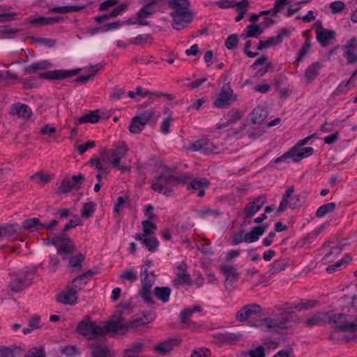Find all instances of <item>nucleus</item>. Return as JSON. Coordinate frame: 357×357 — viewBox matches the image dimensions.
<instances>
[{
	"label": "nucleus",
	"instance_id": "obj_1",
	"mask_svg": "<svg viewBox=\"0 0 357 357\" xmlns=\"http://www.w3.org/2000/svg\"><path fill=\"white\" fill-rule=\"evenodd\" d=\"M121 320L122 316L120 312H117L110 321L100 324L91 321L88 316L78 324L77 331L86 340H93L107 333L119 332L121 328H126V326L121 324Z\"/></svg>",
	"mask_w": 357,
	"mask_h": 357
},
{
	"label": "nucleus",
	"instance_id": "obj_2",
	"mask_svg": "<svg viewBox=\"0 0 357 357\" xmlns=\"http://www.w3.org/2000/svg\"><path fill=\"white\" fill-rule=\"evenodd\" d=\"M351 314L345 315L342 313L335 314L328 312V322L335 328L341 331H357V297L352 298V303L349 310Z\"/></svg>",
	"mask_w": 357,
	"mask_h": 357
},
{
	"label": "nucleus",
	"instance_id": "obj_3",
	"mask_svg": "<svg viewBox=\"0 0 357 357\" xmlns=\"http://www.w3.org/2000/svg\"><path fill=\"white\" fill-rule=\"evenodd\" d=\"M169 6L174 10L171 13L173 18L172 26L176 30H181L192 20L193 14L188 9V0H170Z\"/></svg>",
	"mask_w": 357,
	"mask_h": 357
},
{
	"label": "nucleus",
	"instance_id": "obj_4",
	"mask_svg": "<svg viewBox=\"0 0 357 357\" xmlns=\"http://www.w3.org/2000/svg\"><path fill=\"white\" fill-rule=\"evenodd\" d=\"M183 181L174 169H170L166 166L161 167L159 174L156 175L151 183V188L159 193H163L168 196L172 190L166 188L167 185H174Z\"/></svg>",
	"mask_w": 357,
	"mask_h": 357
},
{
	"label": "nucleus",
	"instance_id": "obj_5",
	"mask_svg": "<svg viewBox=\"0 0 357 357\" xmlns=\"http://www.w3.org/2000/svg\"><path fill=\"white\" fill-rule=\"evenodd\" d=\"M142 276V288L139 291V296L147 304H153L151 289L155 284L156 276L153 272H149L146 268H144Z\"/></svg>",
	"mask_w": 357,
	"mask_h": 357
},
{
	"label": "nucleus",
	"instance_id": "obj_6",
	"mask_svg": "<svg viewBox=\"0 0 357 357\" xmlns=\"http://www.w3.org/2000/svg\"><path fill=\"white\" fill-rule=\"evenodd\" d=\"M266 200L264 196H261L248 202L243 211L239 213L243 216L242 225L246 226L250 223V218L263 206Z\"/></svg>",
	"mask_w": 357,
	"mask_h": 357
},
{
	"label": "nucleus",
	"instance_id": "obj_7",
	"mask_svg": "<svg viewBox=\"0 0 357 357\" xmlns=\"http://www.w3.org/2000/svg\"><path fill=\"white\" fill-rule=\"evenodd\" d=\"M47 243L56 246L57 253L63 255H68L74 252L75 245L73 241L67 236H55L47 239Z\"/></svg>",
	"mask_w": 357,
	"mask_h": 357
},
{
	"label": "nucleus",
	"instance_id": "obj_8",
	"mask_svg": "<svg viewBox=\"0 0 357 357\" xmlns=\"http://www.w3.org/2000/svg\"><path fill=\"white\" fill-rule=\"evenodd\" d=\"M82 289V285L73 284L68 285L64 290L57 294L56 301L65 305H73L77 301V291Z\"/></svg>",
	"mask_w": 357,
	"mask_h": 357
},
{
	"label": "nucleus",
	"instance_id": "obj_9",
	"mask_svg": "<svg viewBox=\"0 0 357 357\" xmlns=\"http://www.w3.org/2000/svg\"><path fill=\"white\" fill-rule=\"evenodd\" d=\"M85 178L82 174L66 176L60 183L59 191L60 193L66 194L74 189L79 190Z\"/></svg>",
	"mask_w": 357,
	"mask_h": 357
},
{
	"label": "nucleus",
	"instance_id": "obj_10",
	"mask_svg": "<svg viewBox=\"0 0 357 357\" xmlns=\"http://www.w3.org/2000/svg\"><path fill=\"white\" fill-rule=\"evenodd\" d=\"M153 114L152 111H145L141 114L133 117L129 126V131L133 134L142 132L146 124L153 117Z\"/></svg>",
	"mask_w": 357,
	"mask_h": 357
},
{
	"label": "nucleus",
	"instance_id": "obj_11",
	"mask_svg": "<svg viewBox=\"0 0 357 357\" xmlns=\"http://www.w3.org/2000/svg\"><path fill=\"white\" fill-rule=\"evenodd\" d=\"M289 319L285 314H281L275 317H266L259 320V326L277 331L285 328Z\"/></svg>",
	"mask_w": 357,
	"mask_h": 357
},
{
	"label": "nucleus",
	"instance_id": "obj_12",
	"mask_svg": "<svg viewBox=\"0 0 357 357\" xmlns=\"http://www.w3.org/2000/svg\"><path fill=\"white\" fill-rule=\"evenodd\" d=\"M236 100V96L234 94L233 90L227 84L222 87L218 98L214 102V105L218 108H224Z\"/></svg>",
	"mask_w": 357,
	"mask_h": 357
},
{
	"label": "nucleus",
	"instance_id": "obj_13",
	"mask_svg": "<svg viewBox=\"0 0 357 357\" xmlns=\"http://www.w3.org/2000/svg\"><path fill=\"white\" fill-rule=\"evenodd\" d=\"M262 311L261 307L256 303L243 306L236 314V319L239 322L247 321L251 316Z\"/></svg>",
	"mask_w": 357,
	"mask_h": 357
},
{
	"label": "nucleus",
	"instance_id": "obj_14",
	"mask_svg": "<svg viewBox=\"0 0 357 357\" xmlns=\"http://www.w3.org/2000/svg\"><path fill=\"white\" fill-rule=\"evenodd\" d=\"M174 286H178L182 284L188 285L192 284L190 275L187 271V265L185 262H180L176 267V277L173 280Z\"/></svg>",
	"mask_w": 357,
	"mask_h": 357
},
{
	"label": "nucleus",
	"instance_id": "obj_15",
	"mask_svg": "<svg viewBox=\"0 0 357 357\" xmlns=\"http://www.w3.org/2000/svg\"><path fill=\"white\" fill-rule=\"evenodd\" d=\"M314 28L316 31L317 40L323 47L328 45L330 41L335 38V32L332 30L324 29L321 26V23L319 22H317L314 24Z\"/></svg>",
	"mask_w": 357,
	"mask_h": 357
},
{
	"label": "nucleus",
	"instance_id": "obj_16",
	"mask_svg": "<svg viewBox=\"0 0 357 357\" xmlns=\"http://www.w3.org/2000/svg\"><path fill=\"white\" fill-rule=\"evenodd\" d=\"M80 69L73 70H56L47 71L39 75V77L47 79H62L73 77L79 72Z\"/></svg>",
	"mask_w": 357,
	"mask_h": 357
},
{
	"label": "nucleus",
	"instance_id": "obj_17",
	"mask_svg": "<svg viewBox=\"0 0 357 357\" xmlns=\"http://www.w3.org/2000/svg\"><path fill=\"white\" fill-rule=\"evenodd\" d=\"M10 114L17 116L18 118L24 120H28L32 115V110L28 105L18 102L11 106Z\"/></svg>",
	"mask_w": 357,
	"mask_h": 357
},
{
	"label": "nucleus",
	"instance_id": "obj_18",
	"mask_svg": "<svg viewBox=\"0 0 357 357\" xmlns=\"http://www.w3.org/2000/svg\"><path fill=\"white\" fill-rule=\"evenodd\" d=\"M180 340L176 339H168L160 342L153 347V349L162 355L169 354L174 347H178Z\"/></svg>",
	"mask_w": 357,
	"mask_h": 357
},
{
	"label": "nucleus",
	"instance_id": "obj_19",
	"mask_svg": "<svg viewBox=\"0 0 357 357\" xmlns=\"http://www.w3.org/2000/svg\"><path fill=\"white\" fill-rule=\"evenodd\" d=\"M344 56L349 63L352 64L357 61V38H352L344 46Z\"/></svg>",
	"mask_w": 357,
	"mask_h": 357
},
{
	"label": "nucleus",
	"instance_id": "obj_20",
	"mask_svg": "<svg viewBox=\"0 0 357 357\" xmlns=\"http://www.w3.org/2000/svg\"><path fill=\"white\" fill-rule=\"evenodd\" d=\"M128 150V147L124 144L116 146L115 149L110 150L109 155L111 157V160L109 163L114 167L119 166L120 160L126 155Z\"/></svg>",
	"mask_w": 357,
	"mask_h": 357
},
{
	"label": "nucleus",
	"instance_id": "obj_21",
	"mask_svg": "<svg viewBox=\"0 0 357 357\" xmlns=\"http://www.w3.org/2000/svg\"><path fill=\"white\" fill-rule=\"evenodd\" d=\"M153 320V318L150 317V314H144L143 317H135L133 318L129 323L123 324V318L122 317L121 324L124 326H126V328H121L119 333L123 334L125 331L128 330V328H135L139 326L144 325L147 323L151 322Z\"/></svg>",
	"mask_w": 357,
	"mask_h": 357
},
{
	"label": "nucleus",
	"instance_id": "obj_22",
	"mask_svg": "<svg viewBox=\"0 0 357 357\" xmlns=\"http://www.w3.org/2000/svg\"><path fill=\"white\" fill-rule=\"evenodd\" d=\"M89 348L91 349L93 357H109V349L102 342L91 343L89 345Z\"/></svg>",
	"mask_w": 357,
	"mask_h": 357
},
{
	"label": "nucleus",
	"instance_id": "obj_23",
	"mask_svg": "<svg viewBox=\"0 0 357 357\" xmlns=\"http://www.w3.org/2000/svg\"><path fill=\"white\" fill-rule=\"evenodd\" d=\"M220 270L226 276V280H225V283L226 288L231 290L232 289V286L230 284V282H231L230 278H231V279L237 278L239 275V273L237 272L236 269L234 267H233L230 265L221 266Z\"/></svg>",
	"mask_w": 357,
	"mask_h": 357
},
{
	"label": "nucleus",
	"instance_id": "obj_24",
	"mask_svg": "<svg viewBox=\"0 0 357 357\" xmlns=\"http://www.w3.org/2000/svg\"><path fill=\"white\" fill-rule=\"evenodd\" d=\"M135 238L136 240L141 241L146 248L152 252L156 250L159 244L158 241L155 236L144 237L142 234H136Z\"/></svg>",
	"mask_w": 357,
	"mask_h": 357
},
{
	"label": "nucleus",
	"instance_id": "obj_25",
	"mask_svg": "<svg viewBox=\"0 0 357 357\" xmlns=\"http://www.w3.org/2000/svg\"><path fill=\"white\" fill-rule=\"evenodd\" d=\"M215 337L221 344H232L241 338V334L232 333H218Z\"/></svg>",
	"mask_w": 357,
	"mask_h": 357
},
{
	"label": "nucleus",
	"instance_id": "obj_26",
	"mask_svg": "<svg viewBox=\"0 0 357 357\" xmlns=\"http://www.w3.org/2000/svg\"><path fill=\"white\" fill-rule=\"evenodd\" d=\"M266 110L261 107H257L251 113V122L254 126L261 124L266 118Z\"/></svg>",
	"mask_w": 357,
	"mask_h": 357
},
{
	"label": "nucleus",
	"instance_id": "obj_27",
	"mask_svg": "<svg viewBox=\"0 0 357 357\" xmlns=\"http://www.w3.org/2000/svg\"><path fill=\"white\" fill-rule=\"evenodd\" d=\"M266 228V225L253 227L250 232L245 233V242L252 243L257 241L259 237L264 234Z\"/></svg>",
	"mask_w": 357,
	"mask_h": 357
},
{
	"label": "nucleus",
	"instance_id": "obj_28",
	"mask_svg": "<svg viewBox=\"0 0 357 357\" xmlns=\"http://www.w3.org/2000/svg\"><path fill=\"white\" fill-rule=\"evenodd\" d=\"M328 321V312H318L305 320L307 326L311 327Z\"/></svg>",
	"mask_w": 357,
	"mask_h": 357
},
{
	"label": "nucleus",
	"instance_id": "obj_29",
	"mask_svg": "<svg viewBox=\"0 0 357 357\" xmlns=\"http://www.w3.org/2000/svg\"><path fill=\"white\" fill-rule=\"evenodd\" d=\"M52 63L48 61H40L36 63H33L31 65L27 66L24 69L26 74L31 75L36 73L37 70H46L52 67Z\"/></svg>",
	"mask_w": 357,
	"mask_h": 357
},
{
	"label": "nucleus",
	"instance_id": "obj_30",
	"mask_svg": "<svg viewBox=\"0 0 357 357\" xmlns=\"http://www.w3.org/2000/svg\"><path fill=\"white\" fill-rule=\"evenodd\" d=\"M208 182L205 178H195L192 180L190 185L188 186V189H192L198 191V196L203 197L204 195V188L208 186Z\"/></svg>",
	"mask_w": 357,
	"mask_h": 357
},
{
	"label": "nucleus",
	"instance_id": "obj_31",
	"mask_svg": "<svg viewBox=\"0 0 357 357\" xmlns=\"http://www.w3.org/2000/svg\"><path fill=\"white\" fill-rule=\"evenodd\" d=\"M18 233V229L15 225H7L3 227H0V243H1L4 238H10Z\"/></svg>",
	"mask_w": 357,
	"mask_h": 357
},
{
	"label": "nucleus",
	"instance_id": "obj_32",
	"mask_svg": "<svg viewBox=\"0 0 357 357\" xmlns=\"http://www.w3.org/2000/svg\"><path fill=\"white\" fill-rule=\"evenodd\" d=\"M9 287L10 291L14 292L22 291L25 287V280L16 275H13L9 282Z\"/></svg>",
	"mask_w": 357,
	"mask_h": 357
},
{
	"label": "nucleus",
	"instance_id": "obj_33",
	"mask_svg": "<svg viewBox=\"0 0 357 357\" xmlns=\"http://www.w3.org/2000/svg\"><path fill=\"white\" fill-rule=\"evenodd\" d=\"M100 119V116L98 114V111H92L89 112L88 114L79 117L77 119V124L91 123H97Z\"/></svg>",
	"mask_w": 357,
	"mask_h": 357
},
{
	"label": "nucleus",
	"instance_id": "obj_34",
	"mask_svg": "<svg viewBox=\"0 0 357 357\" xmlns=\"http://www.w3.org/2000/svg\"><path fill=\"white\" fill-rule=\"evenodd\" d=\"M153 294L158 299L166 303L169 300L171 289L167 287H155L153 290Z\"/></svg>",
	"mask_w": 357,
	"mask_h": 357
},
{
	"label": "nucleus",
	"instance_id": "obj_35",
	"mask_svg": "<svg viewBox=\"0 0 357 357\" xmlns=\"http://www.w3.org/2000/svg\"><path fill=\"white\" fill-rule=\"evenodd\" d=\"M143 234H142L144 237L152 236L154 234L155 230L157 229V226L155 223L150 221L149 220H143L142 222Z\"/></svg>",
	"mask_w": 357,
	"mask_h": 357
},
{
	"label": "nucleus",
	"instance_id": "obj_36",
	"mask_svg": "<svg viewBox=\"0 0 357 357\" xmlns=\"http://www.w3.org/2000/svg\"><path fill=\"white\" fill-rule=\"evenodd\" d=\"M294 191V188L293 186H290L286 190V192L284 194L280 202V206L277 210V213H280L285 210L289 204V199L291 196Z\"/></svg>",
	"mask_w": 357,
	"mask_h": 357
},
{
	"label": "nucleus",
	"instance_id": "obj_37",
	"mask_svg": "<svg viewBox=\"0 0 357 357\" xmlns=\"http://www.w3.org/2000/svg\"><path fill=\"white\" fill-rule=\"evenodd\" d=\"M335 208L336 204L334 202L325 204L317 208L316 216L319 218H323L327 213L333 212Z\"/></svg>",
	"mask_w": 357,
	"mask_h": 357
},
{
	"label": "nucleus",
	"instance_id": "obj_38",
	"mask_svg": "<svg viewBox=\"0 0 357 357\" xmlns=\"http://www.w3.org/2000/svg\"><path fill=\"white\" fill-rule=\"evenodd\" d=\"M144 348V344L142 342H135L129 345L123 350L125 355L130 356L131 354L137 355L141 353Z\"/></svg>",
	"mask_w": 357,
	"mask_h": 357
},
{
	"label": "nucleus",
	"instance_id": "obj_39",
	"mask_svg": "<svg viewBox=\"0 0 357 357\" xmlns=\"http://www.w3.org/2000/svg\"><path fill=\"white\" fill-rule=\"evenodd\" d=\"M288 31L286 29H282L275 37L268 38L266 40L264 41L266 48L276 45L280 43L286 35H287Z\"/></svg>",
	"mask_w": 357,
	"mask_h": 357
},
{
	"label": "nucleus",
	"instance_id": "obj_40",
	"mask_svg": "<svg viewBox=\"0 0 357 357\" xmlns=\"http://www.w3.org/2000/svg\"><path fill=\"white\" fill-rule=\"evenodd\" d=\"M41 227H44V224L40 222V220L38 218H33L29 219L23 222L22 228L25 230H29L31 229H41Z\"/></svg>",
	"mask_w": 357,
	"mask_h": 357
},
{
	"label": "nucleus",
	"instance_id": "obj_41",
	"mask_svg": "<svg viewBox=\"0 0 357 357\" xmlns=\"http://www.w3.org/2000/svg\"><path fill=\"white\" fill-rule=\"evenodd\" d=\"M62 18L60 17H40L38 18L33 19L30 22L31 24H38V25H45V24H52L56 22H59Z\"/></svg>",
	"mask_w": 357,
	"mask_h": 357
},
{
	"label": "nucleus",
	"instance_id": "obj_42",
	"mask_svg": "<svg viewBox=\"0 0 357 357\" xmlns=\"http://www.w3.org/2000/svg\"><path fill=\"white\" fill-rule=\"evenodd\" d=\"M321 65L319 62H316L311 65L305 72L306 78L311 82L313 80L318 74V70L321 68Z\"/></svg>",
	"mask_w": 357,
	"mask_h": 357
},
{
	"label": "nucleus",
	"instance_id": "obj_43",
	"mask_svg": "<svg viewBox=\"0 0 357 357\" xmlns=\"http://www.w3.org/2000/svg\"><path fill=\"white\" fill-rule=\"evenodd\" d=\"M342 245H337L333 248L324 257V260L326 263H331L337 258L342 252Z\"/></svg>",
	"mask_w": 357,
	"mask_h": 357
},
{
	"label": "nucleus",
	"instance_id": "obj_44",
	"mask_svg": "<svg viewBox=\"0 0 357 357\" xmlns=\"http://www.w3.org/2000/svg\"><path fill=\"white\" fill-rule=\"evenodd\" d=\"M31 178L38 179L39 182L45 185L48 183L52 179V175L45 174L44 171L40 170L37 172L33 176H31Z\"/></svg>",
	"mask_w": 357,
	"mask_h": 357
},
{
	"label": "nucleus",
	"instance_id": "obj_45",
	"mask_svg": "<svg viewBox=\"0 0 357 357\" xmlns=\"http://www.w3.org/2000/svg\"><path fill=\"white\" fill-rule=\"evenodd\" d=\"M95 204L90 202L85 203L81 209V217L85 219L89 218L94 213Z\"/></svg>",
	"mask_w": 357,
	"mask_h": 357
},
{
	"label": "nucleus",
	"instance_id": "obj_46",
	"mask_svg": "<svg viewBox=\"0 0 357 357\" xmlns=\"http://www.w3.org/2000/svg\"><path fill=\"white\" fill-rule=\"evenodd\" d=\"M262 32L263 30L259 24H251L247 27L245 38L257 37Z\"/></svg>",
	"mask_w": 357,
	"mask_h": 357
},
{
	"label": "nucleus",
	"instance_id": "obj_47",
	"mask_svg": "<svg viewBox=\"0 0 357 357\" xmlns=\"http://www.w3.org/2000/svg\"><path fill=\"white\" fill-rule=\"evenodd\" d=\"M202 310L200 306H195L192 308L185 309L181 312V319L183 324L188 323V319L191 317L192 314L195 312H200Z\"/></svg>",
	"mask_w": 357,
	"mask_h": 357
},
{
	"label": "nucleus",
	"instance_id": "obj_48",
	"mask_svg": "<svg viewBox=\"0 0 357 357\" xmlns=\"http://www.w3.org/2000/svg\"><path fill=\"white\" fill-rule=\"evenodd\" d=\"M229 120L226 123H224V126H229V125L235 123L236 121H237L242 117V114L238 109H232L229 112Z\"/></svg>",
	"mask_w": 357,
	"mask_h": 357
},
{
	"label": "nucleus",
	"instance_id": "obj_49",
	"mask_svg": "<svg viewBox=\"0 0 357 357\" xmlns=\"http://www.w3.org/2000/svg\"><path fill=\"white\" fill-rule=\"evenodd\" d=\"M91 68L93 70L89 75L79 76L75 80V82L77 83L85 84L88 82L89 79L93 78L96 75L97 72L99 70L100 67L98 66H92Z\"/></svg>",
	"mask_w": 357,
	"mask_h": 357
},
{
	"label": "nucleus",
	"instance_id": "obj_50",
	"mask_svg": "<svg viewBox=\"0 0 357 357\" xmlns=\"http://www.w3.org/2000/svg\"><path fill=\"white\" fill-rule=\"evenodd\" d=\"M24 357H45V352L42 347H33L28 351Z\"/></svg>",
	"mask_w": 357,
	"mask_h": 357
},
{
	"label": "nucleus",
	"instance_id": "obj_51",
	"mask_svg": "<svg viewBox=\"0 0 357 357\" xmlns=\"http://www.w3.org/2000/svg\"><path fill=\"white\" fill-rule=\"evenodd\" d=\"M16 347H2L0 348V357H16Z\"/></svg>",
	"mask_w": 357,
	"mask_h": 357
},
{
	"label": "nucleus",
	"instance_id": "obj_52",
	"mask_svg": "<svg viewBox=\"0 0 357 357\" xmlns=\"http://www.w3.org/2000/svg\"><path fill=\"white\" fill-rule=\"evenodd\" d=\"M204 139H199L196 142H190L186 149L191 151H198L202 150L203 145H204Z\"/></svg>",
	"mask_w": 357,
	"mask_h": 357
},
{
	"label": "nucleus",
	"instance_id": "obj_53",
	"mask_svg": "<svg viewBox=\"0 0 357 357\" xmlns=\"http://www.w3.org/2000/svg\"><path fill=\"white\" fill-rule=\"evenodd\" d=\"M121 280H128L130 281H135L137 280V273L132 270H126L120 275Z\"/></svg>",
	"mask_w": 357,
	"mask_h": 357
},
{
	"label": "nucleus",
	"instance_id": "obj_54",
	"mask_svg": "<svg viewBox=\"0 0 357 357\" xmlns=\"http://www.w3.org/2000/svg\"><path fill=\"white\" fill-rule=\"evenodd\" d=\"M238 37L236 34L229 36L225 41V46L228 50H231L237 45Z\"/></svg>",
	"mask_w": 357,
	"mask_h": 357
},
{
	"label": "nucleus",
	"instance_id": "obj_55",
	"mask_svg": "<svg viewBox=\"0 0 357 357\" xmlns=\"http://www.w3.org/2000/svg\"><path fill=\"white\" fill-rule=\"evenodd\" d=\"M248 354L250 357H264V348L263 346H258L255 349H250Z\"/></svg>",
	"mask_w": 357,
	"mask_h": 357
},
{
	"label": "nucleus",
	"instance_id": "obj_56",
	"mask_svg": "<svg viewBox=\"0 0 357 357\" xmlns=\"http://www.w3.org/2000/svg\"><path fill=\"white\" fill-rule=\"evenodd\" d=\"M210 356V351L207 349L199 348L195 349L192 354L191 357H209Z\"/></svg>",
	"mask_w": 357,
	"mask_h": 357
},
{
	"label": "nucleus",
	"instance_id": "obj_57",
	"mask_svg": "<svg viewBox=\"0 0 357 357\" xmlns=\"http://www.w3.org/2000/svg\"><path fill=\"white\" fill-rule=\"evenodd\" d=\"M250 129H252V130H248V136L253 139L261 136L264 132V130L260 128H257L250 126Z\"/></svg>",
	"mask_w": 357,
	"mask_h": 357
},
{
	"label": "nucleus",
	"instance_id": "obj_58",
	"mask_svg": "<svg viewBox=\"0 0 357 357\" xmlns=\"http://www.w3.org/2000/svg\"><path fill=\"white\" fill-rule=\"evenodd\" d=\"M344 7V3L341 1H333L330 4V8H331L333 13H337L342 11Z\"/></svg>",
	"mask_w": 357,
	"mask_h": 357
},
{
	"label": "nucleus",
	"instance_id": "obj_59",
	"mask_svg": "<svg viewBox=\"0 0 357 357\" xmlns=\"http://www.w3.org/2000/svg\"><path fill=\"white\" fill-rule=\"evenodd\" d=\"M250 126V123L248 121L244 122L238 128H232L229 130V137H234L237 135L240 132L245 130L248 126Z\"/></svg>",
	"mask_w": 357,
	"mask_h": 357
},
{
	"label": "nucleus",
	"instance_id": "obj_60",
	"mask_svg": "<svg viewBox=\"0 0 357 357\" xmlns=\"http://www.w3.org/2000/svg\"><path fill=\"white\" fill-rule=\"evenodd\" d=\"M154 10L152 8H150L149 7L143 5L142 8L137 13V15L139 18H144L152 14Z\"/></svg>",
	"mask_w": 357,
	"mask_h": 357
},
{
	"label": "nucleus",
	"instance_id": "obj_61",
	"mask_svg": "<svg viewBox=\"0 0 357 357\" xmlns=\"http://www.w3.org/2000/svg\"><path fill=\"white\" fill-rule=\"evenodd\" d=\"M84 259V256L81 254L73 256L69 259L70 265L72 267H79L81 266V261Z\"/></svg>",
	"mask_w": 357,
	"mask_h": 357
},
{
	"label": "nucleus",
	"instance_id": "obj_62",
	"mask_svg": "<svg viewBox=\"0 0 357 357\" xmlns=\"http://www.w3.org/2000/svg\"><path fill=\"white\" fill-rule=\"evenodd\" d=\"M244 238H245V230H240L234 234L233 237V243L237 245L242 242H245Z\"/></svg>",
	"mask_w": 357,
	"mask_h": 357
},
{
	"label": "nucleus",
	"instance_id": "obj_63",
	"mask_svg": "<svg viewBox=\"0 0 357 357\" xmlns=\"http://www.w3.org/2000/svg\"><path fill=\"white\" fill-rule=\"evenodd\" d=\"M173 119L169 115L168 116L162 123L161 124V131L164 134H167L169 132V126L171 123L172 122Z\"/></svg>",
	"mask_w": 357,
	"mask_h": 357
},
{
	"label": "nucleus",
	"instance_id": "obj_64",
	"mask_svg": "<svg viewBox=\"0 0 357 357\" xmlns=\"http://www.w3.org/2000/svg\"><path fill=\"white\" fill-rule=\"evenodd\" d=\"M289 0H278L274 6V11L273 13V15H276V14L280 12L284 6L289 4Z\"/></svg>",
	"mask_w": 357,
	"mask_h": 357
}]
</instances>
